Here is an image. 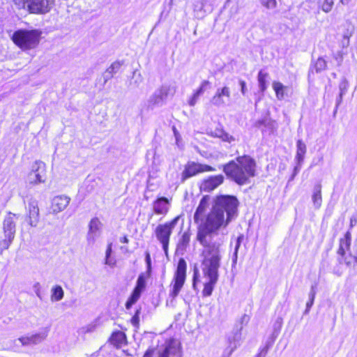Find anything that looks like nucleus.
I'll return each mask as SVG.
<instances>
[{
  "instance_id": "nucleus-1",
  "label": "nucleus",
  "mask_w": 357,
  "mask_h": 357,
  "mask_svg": "<svg viewBox=\"0 0 357 357\" xmlns=\"http://www.w3.org/2000/svg\"><path fill=\"white\" fill-rule=\"evenodd\" d=\"M231 221L212 206L198 227L197 240L203 247L202 254L222 255L224 239L218 236V231L225 228Z\"/></svg>"
},
{
  "instance_id": "nucleus-2",
  "label": "nucleus",
  "mask_w": 357,
  "mask_h": 357,
  "mask_svg": "<svg viewBox=\"0 0 357 357\" xmlns=\"http://www.w3.org/2000/svg\"><path fill=\"white\" fill-rule=\"evenodd\" d=\"M222 171L227 177L239 185L250 183V178L256 175V162L250 155L236 158L222 165Z\"/></svg>"
},
{
  "instance_id": "nucleus-3",
  "label": "nucleus",
  "mask_w": 357,
  "mask_h": 357,
  "mask_svg": "<svg viewBox=\"0 0 357 357\" xmlns=\"http://www.w3.org/2000/svg\"><path fill=\"white\" fill-rule=\"evenodd\" d=\"M202 271L204 278L208 280L204 283L202 294L203 296L207 297L212 294L214 286L218 282V269L220 266L222 255L202 253Z\"/></svg>"
},
{
  "instance_id": "nucleus-4",
  "label": "nucleus",
  "mask_w": 357,
  "mask_h": 357,
  "mask_svg": "<svg viewBox=\"0 0 357 357\" xmlns=\"http://www.w3.org/2000/svg\"><path fill=\"white\" fill-rule=\"evenodd\" d=\"M238 200L235 196L219 195L214 199L212 206L225 215L227 220H233L238 215Z\"/></svg>"
},
{
  "instance_id": "nucleus-5",
  "label": "nucleus",
  "mask_w": 357,
  "mask_h": 357,
  "mask_svg": "<svg viewBox=\"0 0 357 357\" xmlns=\"http://www.w3.org/2000/svg\"><path fill=\"white\" fill-rule=\"evenodd\" d=\"M41 31L38 30L19 29L13 36V43L22 50L35 48L39 43Z\"/></svg>"
},
{
  "instance_id": "nucleus-6",
  "label": "nucleus",
  "mask_w": 357,
  "mask_h": 357,
  "mask_svg": "<svg viewBox=\"0 0 357 357\" xmlns=\"http://www.w3.org/2000/svg\"><path fill=\"white\" fill-rule=\"evenodd\" d=\"M16 214L9 212L4 218L3 222V231L4 238L0 241V255L8 249L12 244L16 233Z\"/></svg>"
},
{
  "instance_id": "nucleus-7",
  "label": "nucleus",
  "mask_w": 357,
  "mask_h": 357,
  "mask_svg": "<svg viewBox=\"0 0 357 357\" xmlns=\"http://www.w3.org/2000/svg\"><path fill=\"white\" fill-rule=\"evenodd\" d=\"M179 217L174 218L172 221L167 222L163 225H159L155 231V236L157 239L162 244V250L166 255L168 252V246L169 242V238L172 233V230L176 225L178 221Z\"/></svg>"
},
{
  "instance_id": "nucleus-8",
  "label": "nucleus",
  "mask_w": 357,
  "mask_h": 357,
  "mask_svg": "<svg viewBox=\"0 0 357 357\" xmlns=\"http://www.w3.org/2000/svg\"><path fill=\"white\" fill-rule=\"evenodd\" d=\"M175 89L169 84H162L156 89L148 100V107L153 109L155 107H161L165 104L167 98L173 96Z\"/></svg>"
},
{
  "instance_id": "nucleus-9",
  "label": "nucleus",
  "mask_w": 357,
  "mask_h": 357,
  "mask_svg": "<svg viewBox=\"0 0 357 357\" xmlns=\"http://www.w3.org/2000/svg\"><path fill=\"white\" fill-rule=\"evenodd\" d=\"M16 4L27 6L31 13H46L50 11L53 0H14Z\"/></svg>"
},
{
  "instance_id": "nucleus-10",
  "label": "nucleus",
  "mask_w": 357,
  "mask_h": 357,
  "mask_svg": "<svg viewBox=\"0 0 357 357\" xmlns=\"http://www.w3.org/2000/svg\"><path fill=\"white\" fill-rule=\"evenodd\" d=\"M187 264L184 259L181 258L177 264L174 275V284L169 292V296L175 298L179 294L185 280Z\"/></svg>"
},
{
  "instance_id": "nucleus-11",
  "label": "nucleus",
  "mask_w": 357,
  "mask_h": 357,
  "mask_svg": "<svg viewBox=\"0 0 357 357\" xmlns=\"http://www.w3.org/2000/svg\"><path fill=\"white\" fill-rule=\"evenodd\" d=\"M215 170V169L213 167L208 165H203L195 162H188L185 165L184 170L181 174L180 183H183L187 179L196 176L199 173L213 172Z\"/></svg>"
},
{
  "instance_id": "nucleus-12",
  "label": "nucleus",
  "mask_w": 357,
  "mask_h": 357,
  "mask_svg": "<svg viewBox=\"0 0 357 357\" xmlns=\"http://www.w3.org/2000/svg\"><path fill=\"white\" fill-rule=\"evenodd\" d=\"M45 164L40 161H36L31 166V170L27 176V182L30 184L44 183L45 179Z\"/></svg>"
},
{
  "instance_id": "nucleus-13",
  "label": "nucleus",
  "mask_w": 357,
  "mask_h": 357,
  "mask_svg": "<svg viewBox=\"0 0 357 357\" xmlns=\"http://www.w3.org/2000/svg\"><path fill=\"white\" fill-rule=\"evenodd\" d=\"M307 151L305 144L301 140L298 139L296 142V153L294 158L296 165L294 166L293 174L290 180H293L294 177L299 173L302 165L304 162L305 155Z\"/></svg>"
},
{
  "instance_id": "nucleus-14",
  "label": "nucleus",
  "mask_w": 357,
  "mask_h": 357,
  "mask_svg": "<svg viewBox=\"0 0 357 357\" xmlns=\"http://www.w3.org/2000/svg\"><path fill=\"white\" fill-rule=\"evenodd\" d=\"M49 331L50 327L42 328L38 333L29 336L21 337L18 340L24 346L37 344L47 337Z\"/></svg>"
},
{
  "instance_id": "nucleus-15",
  "label": "nucleus",
  "mask_w": 357,
  "mask_h": 357,
  "mask_svg": "<svg viewBox=\"0 0 357 357\" xmlns=\"http://www.w3.org/2000/svg\"><path fill=\"white\" fill-rule=\"evenodd\" d=\"M101 222L98 218H93L89 222L86 241L89 245H93L101 234Z\"/></svg>"
},
{
  "instance_id": "nucleus-16",
  "label": "nucleus",
  "mask_w": 357,
  "mask_h": 357,
  "mask_svg": "<svg viewBox=\"0 0 357 357\" xmlns=\"http://www.w3.org/2000/svg\"><path fill=\"white\" fill-rule=\"evenodd\" d=\"M230 89L225 86L224 87L217 89L215 95L211 100V102L216 107H222L226 105L227 102L230 100Z\"/></svg>"
},
{
  "instance_id": "nucleus-17",
  "label": "nucleus",
  "mask_w": 357,
  "mask_h": 357,
  "mask_svg": "<svg viewBox=\"0 0 357 357\" xmlns=\"http://www.w3.org/2000/svg\"><path fill=\"white\" fill-rule=\"evenodd\" d=\"M223 181L224 176L222 174L209 176L202 183L200 189L202 191L211 192L221 185Z\"/></svg>"
},
{
  "instance_id": "nucleus-18",
  "label": "nucleus",
  "mask_w": 357,
  "mask_h": 357,
  "mask_svg": "<svg viewBox=\"0 0 357 357\" xmlns=\"http://www.w3.org/2000/svg\"><path fill=\"white\" fill-rule=\"evenodd\" d=\"M181 356V350L178 342L171 340L166 343L164 349L159 353V357Z\"/></svg>"
},
{
  "instance_id": "nucleus-19",
  "label": "nucleus",
  "mask_w": 357,
  "mask_h": 357,
  "mask_svg": "<svg viewBox=\"0 0 357 357\" xmlns=\"http://www.w3.org/2000/svg\"><path fill=\"white\" fill-rule=\"evenodd\" d=\"M210 199L211 197L208 195H205L201 199L194 214V221L195 223H199L200 221H203V215L206 210L209 206Z\"/></svg>"
},
{
  "instance_id": "nucleus-20",
  "label": "nucleus",
  "mask_w": 357,
  "mask_h": 357,
  "mask_svg": "<svg viewBox=\"0 0 357 357\" xmlns=\"http://www.w3.org/2000/svg\"><path fill=\"white\" fill-rule=\"evenodd\" d=\"M70 198L66 195H58L52 201V209L54 213L63 211L69 204Z\"/></svg>"
},
{
  "instance_id": "nucleus-21",
  "label": "nucleus",
  "mask_w": 357,
  "mask_h": 357,
  "mask_svg": "<svg viewBox=\"0 0 357 357\" xmlns=\"http://www.w3.org/2000/svg\"><path fill=\"white\" fill-rule=\"evenodd\" d=\"M29 225L36 227L39 222V208L36 200L33 199L29 202Z\"/></svg>"
},
{
  "instance_id": "nucleus-22",
  "label": "nucleus",
  "mask_w": 357,
  "mask_h": 357,
  "mask_svg": "<svg viewBox=\"0 0 357 357\" xmlns=\"http://www.w3.org/2000/svg\"><path fill=\"white\" fill-rule=\"evenodd\" d=\"M241 334L234 333L232 336L228 337L229 345L222 353V357H230L234 350L239 346Z\"/></svg>"
},
{
  "instance_id": "nucleus-23",
  "label": "nucleus",
  "mask_w": 357,
  "mask_h": 357,
  "mask_svg": "<svg viewBox=\"0 0 357 357\" xmlns=\"http://www.w3.org/2000/svg\"><path fill=\"white\" fill-rule=\"evenodd\" d=\"M169 202L167 198H158L153 204L154 213L158 215H165L169 211Z\"/></svg>"
},
{
  "instance_id": "nucleus-24",
  "label": "nucleus",
  "mask_w": 357,
  "mask_h": 357,
  "mask_svg": "<svg viewBox=\"0 0 357 357\" xmlns=\"http://www.w3.org/2000/svg\"><path fill=\"white\" fill-rule=\"evenodd\" d=\"M123 64V61H116L113 62L108 68H107L102 75L105 84L120 70Z\"/></svg>"
},
{
  "instance_id": "nucleus-25",
  "label": "nucleus",
  "mask_w": 357,
  "mask_h": 357,
  "mask_svg": "<svg viewBox=\"0 0 357 357\" xmlns=\"http://www.w3.org/2000/svg\"><path fill=\"white\" fill-rule=\"evenodd\" d=\"M351 242V234L349 231H347L344 236L340 239L339 248L337 254L340 256H344L346 252L349 250Z\"/></svg>"
},
{
  "instance_id": "nucleus-26",
  "label": "nucleus",
  "mask_w": 357,
  "mask_h": 357,
  "mask_svg": "<svg viewBox=\"0 0 357 357\" xmlns=\"http://www.w3.org/2000/svg\"><path fill=\"white\" fill-rule=\"evenodd\" d=\"M210 85V82L208 80H204L200 86L195 91L192 96L188 100V104L190 106H195L197 102L199 97L203 95L204 91L206 90L208 86Z\"/></svg>"
},
{
  "instance_id": "nucleus-27",
  "label": "nucleus",
  "mask_w": 357,
  "mask_h": 357,
  "mask_svg": "<svg viewBox=\"0 0 357 357\" xmlns=\"http://www.w3.org/2000/svg\"><path fill=\"white\" fill-rule=\"evenodd\" d=\"M312 200L314 208H319L322 203L321 184L320 183H317L314 186Z\"/></svg>"
},
{
  "instance_id": "nucleus-28",
  "label": "nucleus",
  "mask_w": 357,
  "mask_h": 357,
  "mask_svg": "<svg viewBox=\"0 0 357 357\" xmlns=\"http://www.w3.org/2000/svg\"><path fill=\"white\" fill-rule=\"evenodd\" d=\"M210 135L213 137H218L221 139L222 141L229 143L234 142L235 139L233 136L226 132L223 129L218 128L213 131H211Z\"/></svg>"
},
{
  "instance_id": "nucleus-29",
  "label": "nucleus",
  "mask_w": 357,
  "mask_h": 357,
  "mask_svg": "<svg viewBox=\"0 0 357 357\" xmlns=\"http://www.w3.org/2000/svg\"><path fill=\"white\" fill-rule=\"evenodd\" d=\"M126 335L122 331L114 332L110 337V342L116 347H120L125 342Z\"/></svg>"
},
{
  "instance_id": "nucleus-30",
  "label": "nucleus",
  "mask_w": 357,
  "mask_h": 357,
  "mask_svg": "<svg viewBox=\"0 0 357 357\" xmlns=\"http://www.w3.org/2000/svg\"><path fill=\"white\" fill-rule=\"evenodd\" d=\"M278 333H279V331H276V330L275 329V331L273 334V337L271 340H268L266 342V345L260 349L259 352L258 353V354L257 355L256 357H266V356L268 350L273 346V342H274L275 338L277 337Z\"/></svg>"
},
{
  "instance_id": "nucleus-31",
  "label": "nucleus",
  "mask_w": 357,
  "mask_h": 357,
  "mask_svg": "<svg viewBox=\"0 0 357 357\" xmlns=\"http://www.w3.org/2000/svg\"><path fill=\"white\" fill-rule=\"evenodd\" d=\"M327 66L326 60L322 57H319L314 63H312L310 68V73L315 72L320 73L326 69Z\"/></svg>"
},
{
  "instance_id": "nucleus-32",
  "label": "nucleus",
  "mask_w": 357,
  "mask_h": 357,
  "mask_svg": "<svg viewBox=\"0 0 357 357\" xmlns=\"http://www.w3.org/2000/svg\"><path fill=\"white\" fill-rule=\"evenodd\" d=\"M268 77V73L261 70L257 76L259 82V87L261 92H264L267 89V79Z\"/></svg>"
},
{
  "instance_id": "nucleus-33",
  "label": "nucleus",
  "mask_w": 357,
  "mask_h": 357,
  "mask_svg": "<svg viewBox=\"0 0 357 357\" xmlns=\"http://www.w3.org/2000/svg\"><path fill=\"white\" fill-rule=\"evenodd\" d=\"M316 288H317L316 284H312L311 286L310 291L309 293V299L306 303V308L303 313L304 314H307L309 313L310 308L312 307V306L314 304V301L316 293H317Z\"/></svg>"
},
{
  "instance_id": "nucleus-34",
  "label": "nucleus",
  "mask_w": 357,
  "mask_h": 357,
  "mask_svg": "<svg viewBox=\"0 0 357 357\" xmlns=\"http://www.w3.org/2000/svg\"><path fill=\"white\" fill-rule=\"evenodd\" d=\"M142 293V291L134 288L131 295L126 303V307L127 310L130 309L132 305H134L138 301Z\"/></svg>"
},
{
  "instance_id": "nucleus-35",
  "label": "nucleus",
  "mask_w": 357,
  "mask_h": 357,
  "mask_svg": "<svg viewBox=\"0 0 357 357\" xmlns=\"http://www.w3.org/2000/svg\"><path fill=\"white\" fill-rule=\"evenodd\" d=\"M273 88L275 92L276 97L278 100H282L284 98V91L287 89L280 82H273Z\"/></svg>"
},
{
  "instance_id": "nucleus-36",
  "label": "nucleus",
  "mask_w": 357,
  "mask_h": 357,
  "mask_svg": "<svg viewBox=\"0 0 357 357\" xmlns=\"http://www.w3.org/2000/svg\"><path fill=\"white\" fill-rule=\"evenodd\" d=\"M150 275H148V273H142L138 276L137 280V283L135 289H137L141 291H143L146 287V279L149 278Z\"/></svg>"
},
{
  "instance_id": "nucleus-37",
  "label": "nucleus",
  "mask_w": 357,
  "mask_h": 357,
  "mask_svg": "<svg viewBox=\"0 0 357 357\" xmlns=\"http://www.w3.org/2000/svg\"><path fill=\"white\" fill-rule=\"evenodd\" d=\"M64 296V291L62 287L59 285H56L52 289V301H59Z\"/></svg>"
},
{
  "instance_id": "nucleus-38",
  "label": "nucleus",
  "mask_w": 357,
  "mask_h": 357,
  "mask_svg": "<svg viewBox=\"0 0 357 357\" xmlns=\"http://www.w3.org/2000/svg\"><path fill=\"white\" fill-rule=\"evenodd\" d=\"M190 243V234L185 232L177 244V250L183 251L188 246Z\"/></svg>"
},
{
  "instance_id": "nucleus-39",
  "label": "nucleus",
  "mask_w": 357,
  "mask_h": 357,
  "mask_svg": "<svg viewBox=\"0 0 357 357\" xmlns=\"http://www.w3.org/2000/svg\"><path fill=\"white\" fill-rule=\"evenodd\" d=\"M243 239H244V236L241 234V235L238 236L236 240L234 251L233 257H232V261L234 264L236 263L237 258H238V249H239L241 244L242 241H243Z\"/></svg>"
},
{
  "instance_id": "nucleus-40",
  "label": "nucleus",
  "mask_w": 357,
  "mask_h": 357,
  "mask_svg": "<svg viewBox=\"0 0 357 357\" xmlns=\"http://www.w3.org/2000/svg\"><path fill=\"white\" fill-rule=\"evenodd\" d=\"M201 7L200 9L204 10L205 12L211 11L213 9V6L216 0H200Z\"/></svg>"
},
{
  "instance_id": "nucleus-41",
  "label": "nucleus",
  "mask_w": 357,
  "mask_h": 357,
  "mask_svg": "<svg viewBox=\"0 0 357 357\" xmlns=\"http://www.w3.org/2000/svg\"><path fill=\"white\" fill-rule=\"evenodd\" d=\"M112 243L108 244L106 253H105V264L112 266L115 264V261L110 259V256L112 255Z\"/></svg>"
},
{
  "instance_id": "nucleus-42",
  "label": "nucleus",
  "mask_w": 357,
  "mask_h": 357,
  "mask_svg": "<svg viewBox=\"0 0 357 357\" xmlns=\"http://www.w3.org/2000/svg\"><path fill=\"white\" fill-rule=\"evenodd\" d=\"M354 257H356L351 255V254H349V256L345 255L344 257L340 256L338 260L340 264H345L347 266H351L352 264L354 263Z\"/></svg>"
},
{
  "instance_id": "nucleus-43",
  "label": "nucleus",
  "mask_w": 357,
  "mask_h": 357,
  "mask_svg": "<svg viewBox=\"0 0 357 357\" xmlns=\"http://www.w3.org/2000/svg\"><path fill=\"white\" fill-rule=\"evenodd\" d=\"M334 2L333 0H324V2L319 6V8L325 13H329L333 6Z\"/></svg>"
},
{
  "instance_id": "nucleus-44",
  "label": "nucleus",
  "mask_w": 357,
  "mask_h": 357,
  "mask_svg": "<svg viewBox=\"0 0 357 357\" xmlns=\"http://www.w3.org/2000/svg\"><path fill=\"white\" fill-rule=\"evenodd\" d=\"M255 126L257 128H260L262 126H265V127L272 128L273 123L270 120H268L267 119H263L258 120L255 123Z\"/></svg>"
},
{
  "instance_id": "nucleus-45",
  "label": "nucleus",
  "mask_w": 357,
  "mask_h": 357,
  "mask_svg": "<svg viewBox=\"0 0 357 357\" xmlns=\"http://www.w3.org/2000/svg\"><path fill=\"white\" fill-rule=\"evenodd\" d=\"M261 3L268 9H273L277 6L276 0H261Z\"/></svg>"
},
{
  "instance_id": "nucleus-46",
  "label": "nucleus",
  "mask_w": 357,
  "mask_h": 357,
  "mask_svg": "<svg viewBox=\"0 0 357 357\" xmlns=\"http://www.w3.org/2000/svg\"><path fill=\"white\" fill-rule=\"evenodd\" d=\"M349 84L348 82L344 79L339 84L340 93L344 95L348 89Z\"/></svg>"
},
{
  "instance_id": "nucleus-47",
  "label": "nucleus",
  "mask_w": 357,
  "mask_h": 357,
  "mask_svg": "<svg viewBox=\"0 0 357 357\" xmlns=\"http://www.w3.org/2000/svg\"><path fill=\"white\" fill-rule=\"evenodd\" d=\"M343 52L342 51H337L336 53L333 54V58L335 59L337 66H341L343 61Z\"/></svg>"
},
{
  "instance_id": "nucleus-48",
  "label": "nucleus",
  "mask_w": 357,
  "mask_h": 357,
  "mask_svg": "<svg viewBox=\"0 0 357 357\" xmlns=\"http://www.w3.org/2000/svg\"><path fill=\"white\" fill-rule=\"evenodd\" d=\"M303 5L307 10H312L316 7V0H305Z\"/></svg>"
},
{
  "instance_id": "nucleus-49",
  "label": "nucleus",
  "mask_w": 357,
  "mask_h": 357,
  "mask_svg": "<svg viewBox=\"0 0 357 357\" xmlns=\"http://www.w3.org/2000/svg\"><path fill=\"white\" fill-rule=\"evenodd\" d=\"M145 261L147 265V271L146 273H148V275H151V256L149 252L146 253V257Z\"/></svg>"
},
{
  "instance_id": "nucleus-50",
  "label": "nucleus",
  "mask_w": 357,
  "mask_h": 357,
  "mask_svg": "<svg viewBox=\"0 0 357 357\" xmlns=\"http://www.w3.org/2000/svg\"><path fill=\"white\" fill-rule=\"evenodd\" d=\"M40 289H41V286L39 282H36L33 285V289L35 294L41 300L42 296H41V293H40Z\"/></svg>"
},
{
  "instance_id": "nucleus-51",
  "label": "nucleus",
  "mask_w": 357,
  "mask_h": 357,
  "mask_svg": "<svg viewBox=\"0 0 357 357\" xmlns=\"http://www.w3.org/2000/svg\"><path fill=\"white\" fill-rule=\"evenodd\" d=\"M131 322L133 326H138L139 322V311L137 310L135 315L131 319Z\"/></svg>"
},
{
  "instance_id": "nucleus-52",
  "label": "nucleus",
  "mask_w": 357,
  "mask_h": 357,
  "mask_svg": "<svg viewBox=\"0 0 357 357\" xmlns=\"http://www.w3.org/2000/svg\"><path fill=\"white\" fill-rule=\"evenodd\" d=\"M239 84H240V86H241V91L242 93V94L244 96L245 95L246 93V91H247V88H246V83L245 81L243 80H240L239 81Z\"/></svg>"
},
{
  "instance_id": "nucleus-53",
  "label": "nucleus",
  "mask_w": 357,
  "mask_h": 357,
  "mask_svg": "<svg viewBox=\"0 0 357 357\" xmlns=\"http://www.w3.org/2000/svg\"><path fill=\"white\" fill-rule=\"evenodd\" d=\"M357 222V215H353L350 218V227H353Z\"/></svg>"
},
{
  "instance_id": "nucleus-54",
  "label": "nucleus",
  "mask_w": 357,
  "mask_h": 357,
  "mask_svg": "<svg viewBox=\"0 0 357 357\" xmlns=\"http://www.w3.org/2000/svg\"><path fill=\"white\" fill-rule=\"evenodd\" d=\"M344 95H341V93L339 94V96L336 99V109L338 107V106L341 104L342 101V97Z\"/></svg>"
},
{
  "instance_id": "nucleus-55",
  "label": "nucleus",
  "mask_w": 357,
  "mask_h": 357,
  "mask_svg": "<svg viewBox=\"0 0 357 357\" xmlns=\"http://www.w3.org/2000/svg\"><path fill=\"white\" fill-rule=\"evenodd\" d=\"M133 76H137V79L135 81L136 82L139 81V82H141L142 81V77L140 73H137L136 71L133 72Z\"/></svg>"
},
{
  "instance_id": "nucleus-56",
  "label": "nucleus",
  "mask_w": 357,
  "mask_h": 357,
  "mask_svg": "<svg viewBox=\"0 0 357 357\" xmlns=\"http://www.w3.org/2000/svg\"><path fill=\"white\" fill-rule=\"evenodd\" d=\"M344 40L342 42L343 43V46H348L349 45V39L348 37L347 36H344Z\"/></svg>"
},
{
  "instance_id": "nucleus-57",
  "label": "nucleus",
  "mask_w": 357,
  "mask_h": 357,
  "mask_svg": "<svg viewBox=\"0 0 357 357\" xmlns=\"http://www.w3.org/2000/svg\"><path fill=\"white\" fill-rule=\"evenodd\" d=\"M153 355V351L151 350H148L146 351V353L144 354V357H151Z\"/></svg>"
},
{
  "instance_id": "nucleus-58",
  "label": "nucleus",
  "mask_w": 357,
  "mask_h": 357,
  "mask_svg": "<svg viewBox=\"0 0 357 357\" xmlns=\"http://www.w3.org/2000/svg\"><path fill=\"white\" fill-rule=\"evenodd\" d=\"M121 243H128V238L126 236H123L120 239Z\"/></svg>"
},
{
  "instance_id": "nucleus-59",
  "label": "nucleus",
  "mask_w": 357,
  "mask_h": 357,
  "mask_svg": "<svg viewBox=\"0 0 357 357\" xmlns=\"http://www.w3.org/2000/svg\"><path fill=\"white\" fill-rule=\"evenodd\" d=\"M350 0H340V3L343 5H347L349 3Z\"/></svg>"
},
{
  "instance_id": "nucleus-60",
  "label": "nucleus",
  "mask_w": 357,
  "mask_h": 357,
  "mask_svg": "<svg viewBox=\"0 0 357 357\" xmlns=\"http://www.w3.org/2000/svg\"><path fill=\"white\" fill-rule=\"evenodd\" d=\"M354 264L357 266V257H354Z\"/></svg>"
}]
</instances>
